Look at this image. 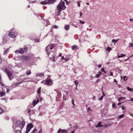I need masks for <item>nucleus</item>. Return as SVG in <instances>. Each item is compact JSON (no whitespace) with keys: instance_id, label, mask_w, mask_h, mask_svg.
<instances>
[{"instance_id":"nucleus-6","label":"nucleus","mask_w":133,"mask_h":133,"mask_svg":"<svg viewBox=\"0 0 133 133\" xmlns=\"http://www.w3.org/2000/svg\"><path fill=\"white\" fill-rule=\"evenodd\" d=\"M20 53L23 54L24 52H26L28 49V48L26 46L23 49L21 48L20 49Z\"/></svg>"},{"instance_id":"nucleus-54","label":"nucleus","mask_w":133,"mask_h":133,"mask_svg":"<svg viewBox=\"0 0 133 133\" xmlns=\"http://www.w3.org/2000/svg\"><path fill=\"white\" fill-rule=\"evenodd\" d=\"M42 132V130L41 129V130L39 131L38 133H41Z\"/></svg>"},{"instance_id":"nucleus-57","label":"nucleus","mask_w":133,"mask_h":133,"mask_svg":"<svg viewBox=\"0 0 133 133\" xmlns=\"http://www.w3.org/2000/svg\"><path fill=\"white\" fill-rule=\"evenodd\" d=\"M64 58L63 56H62V58L61 59L62 60V59H64Z\"/></svg>"},{"instance_id":"nucleus-28","label":"nucleus","mask_w":133,"mask_h":133,"mask_svg":"<svg viewBox=\"0 0 133 133\" xmlns=\"http://www.w3.org/2000/svg\"><path fill=\"white\" fill-rule=\"evenodd\" d=\"M124 114L122 115L119 116L118 117L120 118H122L124 117Z\"/></svg>"},{"instance_id":"nucleus-44","label":"nucleus","mask_w":133,"mask_h":133,"mask_svg":"<svg viewBox=\"0 0 133 133\" xmlns=\"http://www.w3.org/2000/svg\"><path fill=\"white\" fill-rule=\"evenodd\" d=\"M37 131V130L36 129V128H35L34 130L32 131L34 132H36V131Z\"/></svg>"},{"instance_id":"nucleus-24","label":"nucleus","mask_w":133,"mask_h":133,"mask_svg":"<svg viewBox=\"0 0 133 133\" xmlns=\"http://www.w3.org/2000/svg\"><path fill=\"white\" fill-rule=\"evenodd\" d=\"M101 71L103 72H104V73L105 74H106V73H107V72L105 71L104 69V68H102L101 69Z\"/></svg>"},{"instance_id":"nucleus-13","label":"nucleus","mask_w":133,"mask_h":133,"mask_svg":"<svg viewBox=\"0 0 133 133\" xmlns=\"http://www.w3.org/2000/svg\"><path fill=\"white\" fill-rule=\"evenodd\" d=\"M41 88V87H40L37 89V92L38 96H39L40 95Z\"/></svg>"},{"instance_id":"nucleus-59","label":"nucleus","mask_w":133,"mask_h":133,"mask_svg":"<svg viewBox=\"0 0 133 133\" xmlns=\"http://www.w3.org/2000/svg\"><path fill=\"white\" fill-rule=\"evenodd\" d=\"M69 60V59H67V58H66L65 60V61L66 62H67V61H68V60Z\"/></svg>"},{"instance_id":"nucleus-31","label":"nucleus","mask_w":133,"mask_h":133,"mask_svg":"<svg viewBox=\"0 0 133 133\" xmlns=\"http://www.w3.org/2000/svg\"><path fill=\"white\" fill-rule=\"evenodd\" d=\"M74 82L75 83V85L76 86V87H77V86L78 84V82H77V81L76 80L74 81Z\"/></svg>"},{"instance_id":"nucleus-29","label":"nucleus","mask_w":133,"mask_h":133,"mask_svg":"<svg viewBox=\"0 0 133 133\" xmlns=\"http://www.w3.org/2000/svg\"><path fill=\"white\" fill-rule=\"evenodd\" d=\"M57 95L59 96H61V93L60 92L58 91V92H57Z\"/></svg>"},{"instance_id":"nucleus-53","label":"nucleus","mask_w":133,"mask_h":133,"mask_svg":"<svg viewBox=\"0 0 133 133\" xmlns=\"http://www.w3.org/2000/svg\"><path fill=\"white\" fill-rule=\"evenodd\" d=\"M30 111H31V110H30V109H29L28 110V113H29V114H30Z\"/></svg>"},{"instance_id":"nucleus-60","label":"nucleus","mask_w":133,"mask_h":133,"mask_svg":"<svg viewBox=\"0 0 133 133\" xmlns=\"http://www.w3.org/2000/svg\"><path fill=\"white\" fill-rule=\"evenodd\" d=\"M62 55V54L61 53H60L59 54V55H58V56L59 57V56H61Z\"/></svg>"},{"instance_id":"nucleus-35","label":"nucleus","mask_w":133,"mask_h":133,"mask_svg":"<svg viewBox=\"0 0 133 133\" xmlns=\"http://www.w3.org/2000/svg\"><path fill=\"white\" fill-rule=\"evenodd\" d=\"M79 21L80 23L83 24L85 23V22L84 21L82 22L81 21L79 20Z\"/></svg>"},{"instance_id":"nucleus-27","label":"nucleus","mask_w":133,"mask_h":133,"mask_svg":"<svg viewBox=\"0 0 133 133\" xmlns=\"http://www.w3.org/2000/svg\"><path fill=\"white\" fill-rule=\"evenodd\" d=\"M118 40V39H117L116 40L115 39H113L112 40V42H114V43H115V42H117Z\"/></svg>"},{"instance_id":"nucleus-49","label":"nucleus","mask_w":133,"mask_h":133,"mask_svg":"<svg viewBox=\"0 0 133 133\" xmlns=\"http://www.w3.org/2000/svg\"><path fill=\"white\" fill-rule=\"evenodd\" d=\"M10 90L9 89H6V92H8Z\"/></svg>"},{"instance_id":"nucleus-45","label":"nucleus","mask_w":133,"mask_h":133,"mask_svg":"<svg viewBox=\"0 0 133 133\" xmlns=\"http://www.w3.org/2000/svg\"><path fill=\"white\" fill-rule=\"evenodd\" d=\"M72 103L73 105H75V104H74V100L73 99H72Z\"/></svg>"},{"instance_id":"nucleus-22","label":"nucleus","mask_w":133,"mask_h":133,"mask_svg":"<svg viewBox=\"0 0 133 133\" xmlns=\"http://www.w3.org/2000/svg\"><path fill=\"white\" fill-rule=\"evenodd\" d=\"M9 50V49H6L4 51V54H6L8 52V51Z\"/></svg>"},{"instance_id":"nucleus-1","label":"nucleus","mask_w":133,"mask_h":133,"mask_svg":"<svg viewBox=\"0 0 133 133\" xmlns=\"http://www.w3.org/2000/svg\"><path fill=\"white\" fill-rule=\"evenodd\" d=\"M25 124V121L23 120L21 122L19 120L17 121L12 126L14 129H15L17 127L21 128V129H22L24 127Z\"/></svg>"},{"instance_id":"nucleus-34","label":"nucleus","mask_w":133,"mask_h":133,"mask_svg":"<svg viewBox=\"0 0 133 133\" xmlns=\"http://www.w3.org/2000/svg\"><path fill=\"white\" fill-rule=\"evenodd\" d=\"M112 107L113 108H116V106L115 103H113L112 104Z\"/></svg>"},{"instance_id":"nucleus-12","label":"nucleus","mask_w":133,"mask_h":133,"mask_svg":"<svg viewBox=\"0 0 133 133\" xmlns=\"http://www.w3.org/2000/svg\"><path fill=\"white\" fill-rule=\"evenodd\" d=\"M102 74V72L101 71H99L98 73L95 76V77L99 78L100 76Z\"/></svg>"},{"instance_id":"nucleus-18","label":"nucleus","mask_w":133,"mask_h":133,"mask_svg":"<svg viewBox=\"0 0 133 133\" xmlns=\"http://www.w3.org/2000/svg\"><path fill=\"white\" fill-rule=\"evenodd\" d=\"M39 101L38 99H37L36 102L34 101L33 102V103L34 106H35L36 104H37L39 102Z\"/></svg>"},{"instance_id":"nucleus-56","label":"nucleus","mask_w":133,"mask_h":133,"mask_svg":"<svg viewBox=\"0 0 133 133\" xmlns=\"http://www.w3.org/2000/svg\"><path fill=\"white\" fill-rule=\"evenodd\" d=\"M102 66V65L101 64H99L98 65V67L99 68L100 67H101Z\"/></svg>"},{"instance_id":"nucleus-7","label":"nucleus","mask_w":133,"mask_h":133,"mask_svg":"<svg viewBox=\"0 0 133 133\" xmlns=\"http://www.w3.org/2000/svg\"><path fill=\"white\" fill-rule=\"evenodd\" d=\"M17 35V32L15 31V32H10L9 34V35L11 37L15 38Z\"/></svg>"},{"instance_id":"nucleus-3","label":"nucleus","mask_w":133,"mask_h":133,"mask_svg":"<svg viewBox=\"0 0 133 133\" xmlns=\"http://www.w3.org/2000/svg\"><path fill=\"white\" fill-rule=\"evenodd\" d=\"M54 46V44L49 45L45 48V51L48 55H49L50 54V50H51L53 48Z\"/></svg>"},{"instance_id":"nucleus-9","label":"nucleus","mask_w":133,"mask_h":133,"mask_svg":"<svg viewBox=\"0 0 133 133\" xmlns=\"http://www.w3.org/2000/svg\"><path fill=\"white\" fill-rule=\"evenodd\" d=\"M52 81L51 79H46L45 81V84L48 85H51L52 84Z\"/></svg>"},{"instance_id":"nucleus-36","label":"nucleus","mask_w":133,"mask_h":133,"mask_svg":"<svg viewBox=\"0 0 133 133\" xmlns=\"http://www.w3.org/2000/svg\"><path fill=\"white\" fill-rule=\"evenodd\" d=\"M53 27L54 28H55V29H57L58 28L57 26V25H54L53 26Z\"/></svg>"},{"instance_id":"nucleus-61","label":"nucleus","mask_w":133,"mask_h":133,"mask_svg":"<svg viewBox=\"0 0 133 133\" xmlns=\"http://www.w3.org/2000/svg\"><path fill=\"white\" fill-rule=\"evenodd\" d=\"M129 20L130 21H133V19H129Z\"/></svg>"},{"instance_id":"nucleus-55","label":"nucleus","mask_w":133,"mask_h":133,"mask_svg":"<svg viewBox=\"0 0 133 133\" xmlns=\"http://www.w3.org/2000/svg\"><path fill=\"white\" fill-rule=\"evenodd\" d=\"M100 81V79H98L97 80V81L96 82H97Z\"/></svg>"},{"instance_id":"nucleus-43","label":"nucleus","mask_w":133,"mask_h":133,"mask_svg":"<svg viewBox=\"0 0 133 133\" xmlns=\"http://www.w3.org/2000/svg\"><path fill=\"white\" fill-rule=\"evenodd\" d=\"M122 109L123 110H124L125 109V107L124 106H123L122 107Z\"/></svg>"},{"instance_id":"nucleus-15","label":"nucleus","mask_w":133,"mask_h":133,"mask_svg":"<svg viewBox=\"0 0 133 133\" xmlns=\"http://www.w3.org/2000/svg\"><path fill=\"white\" fill-rule=\"evenodd\" d=\"M5 95V93L4 91H0V96L2 97Z\"/></svg>"},{"instance_id":"nucleus-58","label":"nucleus","mask_w":133,"mask_h":133,"mask_svg":"<svg viewBox=\"0 0 133 133\" xmlns=\"http://www.w3.org/2000/svg\"><path fill=\"white\" fill-rule=\"evenodd\" d=\"M53 60L54 61H55V58L54 57V55H53Z\"/></svg>"},{"instance_id":"nucleus-46","label":"nucleus","mask_w":133,"mask_h":133,"mask_svg":"<svg viewBox=\"0 0 133 133\" xmlns=\"http://www.w3.org/2000/svg\"><path fill=\"white\" fill-rule=\"evenodd\" d=\"M113 73L111 71L110 72V75L111 76H113Z\"/></svg>"},{"instance_id":"nucleus-51","label":"nucleus","mask_w":133,"mask_h":133,"mask_svg":"<svg viewBox=\"0 0 133 133\" xmlns=\"http://www.w3.org/2000/svg\"><path fill=\"white\" fill-rule=\"evenodd\" d=\"M102 94L103 95L102 96H105V94L104 93V92H102Z\"/></svg>"},{"instance_id":"nucleus-26","label":"nucleus","mask_w":133,"mask_h":133,"mask_svg":"<svg viewBox=\"0 0 133 133\" xmlns=\"http://www.w3.org/2000/svg\"><path fill=\"white\" fill-rule=\"evenodd\" d=\"M129 47H133V43H130L129 44Z\"/></svg>"},{"instance_id":"nucleus-40","label":"nucleus","mask_w":133,"mask_h":133,"mask_svg":"<svg viewBox=\"0 0 133 133\" xmlns=\"http://www.w3.org/2000/svg\"><path fill=\"white\" fill-rule=\"evenodd\" d=\"M2 62V61L1 59V55L0 54V63H1Z\"/></svg>"},{"instance_id":"nucleus-47","label":"nucleus","mask_w":133,"mask_h":133,"mask_svg":"<svg viewBox=\"0 0 133 133\" xmlns=\"http://www.w3.org/2000/svg\"><path fill=\"white\" fill-rule=\"evenodd\" d=\"M67 5L69 3V2H68L67 1H65Z\"/></svg>"},{"instance_id":"nucleus-4","label":"nucleus","mask_w":133,"mask_h":133,"mask_svg":"<svg viewBox=\"0 0 133 133\" xmlns=\"http://www.w3.org/2000/svg\"><path fill=\"white\" fill-rule=\"evenodd\" d=\"M56 0H45L43 2H41V4L45 5L46 4H52Z\"/></svg>"},{"instance_id":"nucleus-30","label":"nucleus","mask_w":133,"mask_h":133,"mask_svg":"<svg viewBox=\"0 0 133 133\" xmlns=\"http://www.w3.org/2000/svg\"><path fill=\"white\" fill-rule=\"evenodd\" d=\"M1 81L0 80V85L2 87H4V85L3 84L2 82H1Z\"/></svg>"},{"instance_id":"nucleus-37","label":"nucleus","mask_w":133,"mask_h":133,"mask_svg":"<svg viewBox=\"0 0 133 133\" xmlns=\"http://www.w3.org/2000/svg\"><path fill=\"white\" fill-rule=\"evenodd\" d=\"M127 77L126 76H124L123 77V79H124V80L125 81L127 80V78L126 79H125V78H126Z\"/></svg>"},{"instance_id":"nucleus-19","label":"nucleus","mask_w":133,"mask_h":133,"mask_svg":"<svg viewBox=\"0 0 133 133\" xmlns=\"http://www.w3.org/2000/svg\"><path fill=\"white\" fill-rule=\"evenodd\" d=\"M31 71L30 70H28L26 72V75H30L31 74Z\"/></svg>"},{"instance_id":"nucleus-50","label":"nucleus","mask_w":133,"mask_h":133,"mask_svg":"<svg viewBox=\"0 0 133 133\" xmlns=\"http://www.w3.org/2000/svg\"><path fill=\"white\" fill-rule=\"evenodd\" d=\"M82 12H80V17H81L82 16Z\"/></svg>"},{"instance_id":"nucleus-38","label":"nucleus","mask_w":133,"mask_h":133,"mask_svg":"<svg viewBox=\"0 0 133 133\" xmlns=\"http://www.w3.org/2000/svg\"><path fill=\"white\" fill-rule=\"evenodd\" d=\"M131 57H133V55H132L130 57H128V58H127V59H125V61H127L128 60V59H129V58Z\"/></svg>"},{"instance_id":"nucleus-64","label":"nucleus","mask_w":133,"mask_h":133,"mask_svg":"<svg viewBox=\"0 0 133 133\" xmlns=\"http://www.w3.org/2000/svg\"><path fill=\"white\" fill-rule=\"evenodd\" d=\"M74 131H75L74 130H73V131H72L71 132V133H74Z\"/></svg>"},{"instance_id":"nucleus-25","label":"nucleus","mask_w":133,"mask_h":133,"mask_svg":"<svg viewBox=\"0 0 133 133\" xmlns=\"http://www.w3.org/2000/svg\"><path fill=\"white\" fill-rule=\"evenodd\" d=\"M127 89L129 91H132V90H133V89H132V88H129V87H127Z\"/></svg>"},{"instance_id":"nucleus-11","label":"nucleus","mask_w":133,"mask_h":133,"mask_svg":"<svg viewBox=\"0 0 133 133\" xmlns=\"http://www.w3.org/2000/svg\"><path fill=\"white\" fill-rule=\"evenodd\" d=\"M61 132L62 133H67L68 132L66 130L59 129L57 133H60Z\"/></svg>"},{"instance_id":"nucleus-23","label":"nucleus","mask_w":133,"mask_h":133,"mask_svg":"<svg viewBox=\"0 0 133 133\" xmlns=\"http://www.w3.org/2000/svg\"><path fill=\"white\" fill-rule=\"evenodd\" d=\"M107 50L109 52L111 50V49L110 47H108L107 48Z\"/></svg>"},{"instance_id":"nucleus-14","label":"nucleus","mask_w":133,"mask_h":133,"mask_svg":"<svg viewBox=\"0 0 133 133\" xmlns=\"http://www.w3.org/2000/svg\"><path fill=\"white\" fill-rule=\"evenodd\" d=\"M36 76H44V74L43 73H37L36 75Z\"/></svg>"},{"instance_id":"nucleus-2","label":"nucleus","mask_w":133,"mask_h":133,"mask_svg":"<svg viewBox=\"0 0 133 133\" xmlns=\"http://www.w3.org/2000/svg\"><path fill=\"white\" fill-rule=\"evenodd\" d=\"M66 8V6L65 5L64 2L61 1L57 6L58 12V15H59L61 11L65 10Z\"/></svg>"},{"instance_id":"nucleus-42","label":"nucleus","mask_w":133,"mask_h":133,"mask_svg":"<svg viewBox=\"0 0 133 133\" xmlns=\"http://www.w3.org/2000/svg\"><path fill=\"white\" fill-rule=\"evenodd\" d=\"M125 56V55L123 54H122L120 56L121 57H123Z\"/></svg>"},{"instance_id":"nucleus-21","label":"nucleus","mask_w":133,"mask_h":133,"mask_svg":"<svg viewBox=\"0 0 133 133\" xmlns=\"http://www.w3.org/2000/svg\"><path fill=\"white\" fill-rule=\"evenodd\" d=\"M77 46L76 45H74L72 47V49L74 50L75 49H76L77 48Z\"/></svg>"},{"instance_id":"nucleus-52","label":"nucleus","mask_w":133,"mask_h":133,"mask_svg":"<svg viewBox=\"0 0 133 133\" xmlns=\"http://www.w3.org/2000/svg\"><path fill=\"white\" fill-rule=\"evenodd\" d=\"M103 96H101V97L100 98V100H101L103 98Z\"/></svg>"},{"instance_id":"nucleus-63","label":"nucleus","mask_w":133,"mask_h":133,"mask_svg":"<svg viewBox=\"0 0 133 133\" xmlns=\"http://www.w3.org/2000/svg\"><path fill=\"white\" fill-rule=\"evenodd\" d=\"M133 130V128H131L130 129V131H132Z\"/></svg>"},{"instance_id":"nucleus-41","label":"nucleus","mask_w":133,"mask_h":133,"mask_svg":"<svg viewBox=\"0 0 133 133\" xmlns=\"http://www.w3.org/2000/svg\"><path fill=\"white\" fill-rule=\"evenodd\" d=\"M21 132L20 130H18L16 131V133H21Z\"/></svg>"},{"instance_id":"nucleus-10","label":"nucleus","mask_w":133,"mask_h":133,"mask_svg":"<svg viewBox=\"0 0 133 133\" xmlns=\"http://www.w3.org/2000/svg\"><path fill=\"white\" fill-rule=\"evenodd\" d=\"M22 60L26 61L30 60V57L29 56H23L22 57Z\"/></svg>"},{"instance_id":"nucleus-62","label":"nucleus","mask_w":133,"mask_h":133,"mask_svg":"<svg viewBox=\"0 0 133 133\" xmlns=\"http://www.w3.org/2000/svg\"><path fill=\"white\" fill-rule=\"evenodd\" d=\"M6 41L5 40V41H3V43H5L6 42Z\"/></svg>"},{"instance_id":"nucleus-39","label":"nucleus","mask_w":133,"mask_h":133,"mask_svg":"<svg viewBox=\"0 0 133 133\" xmlns=\"http://www.w3.org/2000/svg\"><path fill=\"white\" fill-rule=\"evenodd\" d=\"M80 1H78V2L77 4L79 7L80 5Z\"/></svg>"},{"instance_id":"nucleus-33","label":"nucleus","mask_w":133,"mask_h":133,"mask_svg":"<svg viewBox=\"0 0 133 133\" xmlns=\"http://www.w3.org/2000/svg\"><path fill=\"white\" fill-rule=\"evenodd\" d=\"M20 50H16L15 51V52L16 53L18 54L19 53H20Z\"/></svg>"},{"instance_id":"nucleus-17","label":"nucleus","mask_w":133,"mask_h":133,"mask_svg":"<svg viewBox=\"0 0 133 133\" xmlns=\"http://www.w3.org/2000/svg\"><path fill=\"white\" fill-rule=\"evenodd\" d=\"M64 28L66 30H68L69 28V25H66L64 27Z\"/></svg>"},{"instance_id":"nucleus-32","label":"nucleus","mask_w":133,"mask_h":133,"mask_svg":"<svg viewBox=\"0 0 133 133\" xmlns=\"http://www.w3.org/2000/svg\"><path fill=\"white\" fill-rule=\"evenodd\" d=\"M3 111V110L1 108V107H0V114H1Z\"/></svg>"},{"instance_id":"nucleus-8","label":"nucleus","mask_w":133,"mask_h":133,"mask_svg":"<svg viewBox=\"0 0 133 133\" xmlns=\"http://www.w3.org/2000/svg\"><path fill=\"white\" fill-rule=\"evenodd\" d=\"M5 71L7 74V75L9 77V79L10 80H11V77L12 76V72L10 71H8L7 69H6L5 70Z\"/></svg>"},{"instance_id":"nucleus-48","label":"nucleus","mask_w":133,"mask_h":133,"mask_svg":"<svg viewBox=\"0 0 133 133\" xmlns=\"http://www.w3.org/2000/svg\"><path fill=\"white\" fill-rule=\"evenodd\" d=\"M88 111L89 110V111H91L92 110H91V109H90V108L89 107H88Z\"/></svg>"},{"instance_id":"nucleus-5","label":"nucleus","mask_w":133,"mask_h":133,"mask_svg":"<svg viewBox=\"0 0 133 133\" xmlns=\"http://www.w3.org/2000/svg\"><path fill=\"white\" fill-rule=\"evenodd\" d=\"M33 127V125L32 123L28 124L26 126V133H28L32 128Z\"/></svg>"},{"instance_id":"nucleus-16","label":"nucleus","mask_w":133,"mask_h":133,"mask_svg":"<svg viewBox=\"0 0 133 133\" xmlns=\"http://www.w3.org/2000/svg\"><path fill=\"white\" fill-rule=\"evenodd\" d=\"M101 122H98V124L96 125L95 127H103V125H101Z\"/></svg>"},{"instance_id":"nucleus-20","label":"nucleus","mask_w":133,"mask_h":133,"mask_svg":"<svg viewBox=\"0 0 133 133\" xmlns=\"http://www.w3.org/2000/svg\"><path fill=\"white\" fill-rule=\"evenodd\" d=\"M125 99V98L124 97H119L118 98V101H120L122 100L123 99Z\"/></svg>"}]
</instances>
